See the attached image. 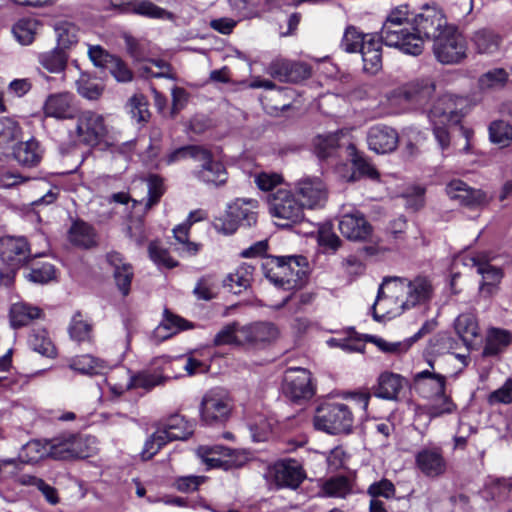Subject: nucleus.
<instances>
[{
  "mask_svg": "<svg viewBox=\"0 0 512 512\" xmlns=\"http://www.w3.org/2000/svg\"><path fill=\"white\" fill-rule=\"evenodd\" d=\"M434 288L429 278L417 276L412 280L401 277L386 278L379 288L375 306L384 300L394 301L402 310L426 304L433 296Z\"/></svg>",
  "mask_w": 512,
  "mask_h": 512,
  "instance_id": "nucleus-1",
  "label": "nucleus"
},
{
  "mask_svg": "<svg viewBox=\"0 0 512 512\" xmlns=\"http://www.w3.org/2000/svg\"><path fill=\"white\" fill-rule=\"evenodd\" d=\"M93 440V438H82L71 436L63 440H53L42 442L40 440H33L28 442L24 448L23 453L27 462L37 463L45 458H52L55 460H68L72 458H87L91 455L84 446L86 442Z\"/></svg>",
  "mask_w": 512,
  "mask_h": 512,
  "instance_id": "nucleus-2",
  "label": "nucleus"
},
{
  "mask_svg": "<svg viewBox=\"0 0 512 512\" xmlns=\"http://www.w3.org/2000/svg\"><path fill=\"white\" fill-rule=\"evenodd\" d=\"M183 159H192L199 162L200 168L194 175L200 181L215 186L223 185L227 181V172L224 165L213 159L212 153L200 145H187L180 147L168 155V163Z\"/></svg>",
  "mask_w": 512,
  "mask_h": 512,
  "instance_id": "nucleus-3",
  "label": "nucleus"
},
{
  "mask_svg": "<svg viewBox=\"0 0 512 512\" xmlns=\"http://www.w3.org/2000/svg\"><path fill=\"white\" fill-rule=\"evenodd\" d=\"M463 103L462 98L445 95L439 98L430 110L429 118L433 126V134L442 150L450 146L448 126L459 124L463 117Z\"/></svg>",
  "mask_w": 512,
  "mask_h": 512,
  "instance_id": "nucleus-4",
  "label": "nucleus"
},
{
  "mask_svg": "<svg viewBox=\"0 0 512 512\" xmlns=\"http://www.w3.org/2000/svg\"><path fill=\"white\" fill-rule=\"evenodd\" d=\"M192 434V423L179 414L171 415L147 438L141 452V458L145 461L150 460L167 443L176 440H186Z\"/></svg>",
  "mask_w": 512,
  "mask_h": 512,
  "instance_id": "nucleus-5",
  "label": "nucleus"
},
{
  "mask_svg": "<svg viewBox=\"0 0 512 512\" xmlns=\"http://www.w3.org/2000/svg\"><path fill=\"white\" fill-rule=\"evenodd\" d=\"M305 262L304 257H268L262 263V270L265 277L274 285L283 288H294L301 281L305 270L301 267Z\"/></svg>",
  "mask_w": 512,
  "mask_h": 512,
  "instance_id": "nucleus-6",
  "label": "nucleus"
},
{
  "mask_svg": "<svg viewBox=\"0 0 512 512\" xmlns=\"http://www.w3.org/2000/svg\"><path fill=\"white\" fill-rule=\"evenodd\" d=\"M268 206L271 216L278 221L280 227H292L305 218L304 205L296 194L289 189L280 188L268 196Z\"/></svg>",
  "mask_w": 512,
  "mask_h": 512,
  "instance_id": "nucleus-7",
  "label": "nucleus"
},
{
  "mask_svg": "<svg viewBox=\"0 0 512 512\" xmlns=\"http://www.w3.org/2000/svg\"><path fill=\"white\" fill-rule=\"evenodd\" d=\"M354 423L351 408L344 403H325L317 408L314 425L330 434L349 433Z\"/></svg>",
  "mask_w": 512,
  "mask_h": 512,
  "instance_id": "nucleus-8",
  "label": "nucleus"
},
{
  "mask_svg": "<svg viewBox=\"0 0 512 512\" xmlns=\"http://www.w3.org/2000/svg\"><path fill=\"white\" fill-rule=\"evenodd\" d=\"M433 51L442 64H458L467 57V43L457 28L451 26L434 40Z\"/></svg>",
  "mask_w": 512,
  "mask_h": 512,
  "instance_id": "nucleus-9",
  "label": "nucleus"
},
{
  "mask_svg": "<svg viewBox=\"0 0 512 512\" xmlns=\"http://www.w3.org/2000/svg\"><path fill=\"white\" fill-rule=\"evenodd\" d=\"M256 201L237 199L228 206L224 217L216 218L212 225L218 232L234 233L238 226L251 227L257 222V213L253 210Z\"/></svg>",
  "mask_w": 512,
  "mask_h": 512,
  "instance_id": "nucleus-10",
  "label": "nucleus"
},
{
  "mask_svg": "<svg viewBox=\"0 0 512 512\" xmlns=\"http://www.w3.org/2000/svg\"><path fill=\"white\" fill-rule=\"evenodd\" d=\"M106 134L104 117L91 110L82 111L77 115L75 129L70 132L76 143L88 146L98 145Z\"/></svg>",
  "mask_w": 512,
  "mask_h": 512,
  "instance_id": "nucleus-11",
  "label": "nucleus"
},
{
  "mask_svg": "<svg viewBox=\"0 0 512 512\" xmlns=\"http://www.w3.org/2000/svg\"><path fill=\"white\" fill-rule=\"evenodd\" d=\"M231 411V399L222 389H211L202 398L200 416L201 420L208 425L225 422Z\"/></svg>",
  "mask_w": 512,
  "mask_h": 512,
  "instance_id": "nucleus-12",
  "label": "nucleus"
},
{
  "mask_svg": "<svg viewBox=\"0 0 512 512\" xmlns=\"http://www.w3.org/2000/svg\"><path fill=\"white\" fill-rule=\"evenodd\" d=\"M381 41L405 54L418 56L424 49L423 37L413 30V24L380 31Z\"/></svg>",
  "mask_w": 512,
  "mask_h": 512,
  "instance_id": "nucleus-13",
  "label": "nucleus"
},
{
  "mask_svg": "<svg viewBox=\"0 0 512 512\" xmlns=\"http://www.w3.org/2000/svg\"><path fill=\"white\" fill-rule=\"evenodd\" d=\"M443 10L438 5H424L413 18V30L423 37V40L439 37L443 30L450 28Z\"/></svg>",
  "mask_w": 512,
  "mask_h": 512,
  "instance_id": "nucleus-14",
  "label": "nucleus"
},
{
  "mask_svg": "<svg viewBox=\"0 0 512 512\" xmlns=\"http://www.w3.org/2000/svg\"><path fill=\"white\" fill-rule=\"evenodd\" d=\"M282 389L285 396L294 402L309 400L315 394L310 371L301 367L286 370Z\"/></svg>",
  "mask_w": 512,
  "mask_h": 512,
  "instance_id": "nucleus-15",
  "label": "nucleus"
},
{
  "mask_svg": "<svg viewBox=\"0 0 512 512\" xmlns=\"http://www.w3.org/2000/svg\"><path fill=\"white\" fill-rule=\"evenodd\" d=\"M435 86L429 79H419L394 89L389 100L395 104L421 105L433 94Z\"/></svg>",
  "mask_w": 512,
  "mask_h": 512,
  "instance_id": "nucleus-16",
  "label": "nucleus"
},
{
  "mask_svg": "<svg viewBox=\"0 0 512 512\" xmlns=\"http://www.w3.org/2000/svg\"><path fill=\"white\" fill-rule=\"evenodd\" d=\"M31 256L30 245L25 237L0 238V258L12 271L25 265Z\"/></svg>",
  "mask_w": 512,
  "mask_h": 512,
  "instance_id": "nucleus-17",
  "label": "nucleus"
},
{
  "mask_svg": "<svg viewBox=\"0 0 512 512\" xmlns=\"http://www.w3.org/2000/svg\"><path fill=\"white\" fill-rule=\"evenodd\" d=\"M266 72L280 82L297 83L309 78L312 68L304 62L276 58L269 64Z\"/></svg>",
  "mask_w": 512,
  "mask_h": 512,
  "instance_id": "nucleus-18",
  "label": "nucleus"
},
{
  "mask_svg": "<svg viewBox=\"0 0 512 512\" xmlns=\"http://www.w3.org/2000/svg\"><path fill=\"white\" fill-rule=\"evenodd\" d=\"M338 227L341 234L350 241L365 242L370 240L373 234L372 225L359 211L342 215Z\"/></svg>",
  "mask_w": 512,
  "mask_h": 512,
  "instance_id": "nucleus-19",
  "label": "nucleus"
},
{
  "mask_svg": "<svg viewBox=\"0 0 512 512\" xmlns=\"http://www.w3.org/2000/svg\"><path fill=\"white\" fill-rule=\"evenodd\" d=\"M295 190L301 198V203L308 209L323 207L328 198L325 184L317 177L300 179L295 185Z\"/></svg>",
  "mask_w": 512,
  "mask_h": 512,
  "instance_id": "nucleus-20",
  "label": "nucleus"
},
{
  "mask_svg": "<svg viewBox=\"0 0 512 512\" xmlns=\"http://www.w3.org/2000/svg\"><path fill=\"white\" fill-rule=\"evenodd\" d=\"M74 99V94L68 91L48 95L42 107L45 117L55 118L57 120L74 118Z\"/></svg>",
  "mask_w": 512,
  "mask_h": 512,
  "instance_id": "nucleus-21",
  "label": "nucleus"
},
{
  "mask_svg": "<svg viewBox=\"0 0 512 512\" xmlns=\"http://www.w3.org/2000/svg\"><path fill=\"white\" fill-rule=\"evenodd\" d=\"M276 483L281 487L296 489L306 478L303 466L295 459H284L273 466Z\"/></svg>",
  "mask_w": 512,
  "mask_h": 512,
  "instance_id": "nucleus-22",
  "label": "nucleus"
},
{
  "mask_svg": "<svg viewBox=\"0 0 512 512\" xmlns=\"http://www.w3.org/2000/svg\"><path fill=\"white\" fill-rule=\"evenodd\" d=\"M416 467L427 477L435 478L446 472L447 464L440 448H423L415 455Z\"/></svg>",
  "mask_w": 512,
  "mask_h": 512,
  "instance_id": "nucleus-23",
  "label": "nucleus"
},
{
  "mask_svg": "<svg viewBox=\"0 0 512 512\" xmlns=\"http://www.w3.org/2000/svg\"><path fill=\"white\" fill-rule=\"evenodd\" d=\"M431 370H423L414 376L417 391L425 398L431 399L437 395H443L446 391V377L434 370V364L429 362Z\"/></svg>",
  "mask_w": 512,
  "mask_h": 512,
  "instance_id": "nucleus-24",
  "label": "nucleus"
},
{
  "mask_svg": "<svg viewBox=\"0 0 512 512\" xmlns=\"http://www.w3.org/2000/svg\"><path fill=\"white\" fill-rule=\"evenodd\" d=\"M398 142V133L391 127L377 125L369 129L368 146L378 154L393 152L397 148Z\"/></svg>",
  "mask_w": 512,
  "mask_h": 512,
  "instance_id": "nucleus-25",
  "label": "nucleus"
},
{
  "mask_svg": "<svg viewBox=\"0 0 512 512\" xmlns=\"http://www.w3.org/2000/svg\"><path fill=\"white\" fill-rule=\"evenodd\" d=\"M405 384V378L400 374L384 371L378 376L376 384L373 385L372 393L380 399L397 401Z\"/></svg>",
  "mask_w": 512,
  "mask_h": 512,
  "instance_id": "nucleus-26",
  "label": "nucleus"
},
{
  "mask_svg": "<svg viewBox=\"0 0 512 512\" xmlns=\"http://www.w3.org/2000/svg\"><path fill=\"white\" fill-rule=\"evenodd\" d=\"M240 333L244 344L256 345L276 340L279 336V329L271 322H255L242 326Z\"/></svg>",
  "mask_w": 512,
  "mask_h": 512,
  "instance_id": "nucleus-27",
  "label": "nucleus"
},
{
  "mask_svg": "<svg viewBox=\"0 0 512 512\" xmlns=\"http://www.w3.org/2000/svg\"><path fill=\"white\" fill-rule=\"evenodd\" d=\"M381 38L375 35L367 34L366 40H363L361 49L364 70L370 73H376L382 67Z\"/></svg>",
  "mask_w": 512,
  "mask_h": 512,
  "instance_id": "nucleus-28",
  "label": "nucleus"
},
{
  "mask_svg": "<svg viewBox=\"0 0 512 512\" xmlns=\"http://www.w3.org/2000/svg\"><path fill=\"white\" fill-rule=\"evenodd\" d=\"M44 316L43 310L26 302H17L9 310L10 325L14 329L27 326L31 321Z\"/></svg>",
  "mask_w": 512,
  "mask_h": 512,
  "instance_id": "nucleus-29",
  "label": "nucleus"
},
{
  "mask_svg": "<svg viewBox=\"0 0 512 512\" xmlns=\"http://www.w3.org/2000/svg\"><path fill=\"white\" fill-rule=\"evenodd\" d=\"M15 160L22 166L35 167L43 156L40 144L34 140H28L18 143L13 149Z\"/></svg>",
  "mask_w": 512,
  "mask_h": 512,
  "instance_id": "nucleus-30",
  "label": "nucleus"
},
{
  "mask_svg": "<svg viewBox=\"0 0 512 512\" xmlns=\"http://www.w3.org/2000/svg\"><path fill=\"white\" fill-rule=\"evenodd\" d=\"M69 241L78 247L89 249L97 245L94 228L84 221H75L68 232Z\"/></svg>",
  "mask_w": 512,
  "mask_h": 512,
  "instance_id": "nucleus-31",
  "label": "nucleus"
},
{
  "mask_svg": "<svg viewBox=\"0 0 512 512\" xmlns=\"http://www.w3.org/2000/svg\"><path fill=\"white\" fill-rule=\"evenodd\" d=\"M471 41L479 54L492 55L499 51L502 39L491 30L481 29L473 34Z\"/></svg>",
  "mask_w": 512,
  "mask_h": 512,
  "instance_id": "nucleus-32",
  "label": "nucleus"
},
{
  "mask_svg": "<svg viewBox=\"0 0 512 512\" xmlns=\"http://www.w3.org/2000/svg\"><path fill=\"white\" fill-rule=\"evenodd\" d=\"M254 268L248 264L240 265L233 273H230L224 280V286L234 294H240L250 287L253 279Z\"/></svg>",
  "mask_w": 512,
  "mask_h": 512,
  "instance_id": "nucleus-33",
  "label": "nucleus"
},
{
  "mask_svg": "<svg viewBox=\"0 0 512 512\" xmlns=\"http://www.w3.org/2000/svg\"><path fill=\"white\" fill-rule=\"evenodd\" d=\"M455 330L466 346L479 336V325L476 317L470 313L459 315L454 323Z\"/></svg>",
  "mask_w": 512,
  "mask_h": 512,
  "instance_id": "nucleus-34",
  "label": "nucleus"
},
{
  "mask_svg": "<svg viewBox=\"0 0 512 512\" xmlns=\"http://www.w3.org/2000/svg\"><path fill=\"white\" fill-rule=\"evenodd\" d=\"M192 327L184 318L171 313L168 309L164 310V318L159 326L156 328L155 333L162 339H167L179 331L189 329Z\"/></svg>",
  "mask_w": 512,
  "mask_h": 512,
  "instance_id": "nucleus-35",
  "label": "nucleus"
},
{
  "mask_svg": "<svg viewBox=\"0 0 512 512\" xmlns=\"http://www.w3.org/2000/svg\"><path fill=\"white\" fill-rule=\"evenodd\" d=\"M69 367L81 374L95 375L101 374L107 369L106 361L95 358L92 355L85 354L76 356L70 360Z\"/></svg>",
  "mask_w": 512,
  "mask_h": 512,
  "instance_id": "nucleus-36",
  "label": "nucleus"
},
{
  "mask_svg": "<svg viewBox=\"0 0 512 512\" xmlns=\"http://www.w3.org/2000/svg\"><path fill=\"white\" fill-rule=\"evenodd\" d=\"M512 336L509 331L499 328H491L486 336V343L483 354L495 356L502 352L511 342Z\"/></svg>",
  "mask_w": 512,
  "mask_h": 512,
  "instance_id": "nucleus-37",
  "label": "nucleus"
},
{
  "mask_svg": "<svg viewBox=\"0 0 512 512\" xmlns=\"http://www.w3.org/2000/svg\"><path fill=\"white\" fill-rule=\"evenodd\" d=\"M38 61L41 66L51 73H60L65 70L68 61V54L60 47L40 53Z\"/></svg>",
  "mask_w": 512,
  "mask_h": 512,
  "instance_id": "nucleus-38",
  "label": "nucleus"
},
{
  "mask_svg": "<svg viewBox=\"0 0 512 512\" xmlns=\"http://www.w3.org/2000/svg\"><path fill=\"white\" fill-rule=\"evenodd\" d=\"M314 152L320 159L334 157L339 149V137L336 133L318 135L313 140Z\"/></svg>",
  "mask_w": 512,
  "mask_h": 512,
  "instance_id": "nucleus-39",
  "label": "nucleus"
},
{
  "mask_svg": "<svg viewBox=\"0 0 512 512\" xmlns=\"http://www.w3.org/2000/svg\"><path fill=\"white\" fill-rule=\"evenodd\" d=\"M123 40L127 53L135 61H148L151 51V43L146 39H138L128 33L123 34Z\"/></svg>",
  "mask_w": 512,
  "mask_h": 512,
  "instance_id": "nucleus-40",
  "label": "nucleus"
},
{
  "mask_svg": "<svg viewBox=\"0 0 512 512\" xmlns=\"http://www.w3.org/2000/svg\"><path fill=\"white\" fill-rule=\"evenodd\" d=\"M30 347L45 357H55L56 348L45 329L33 330L29 337Z\"/></svg>",
  "mask_w": 512,
  "mask_h": 512,
  "instance_id": "nucleus-41",
  "label": "nucleus"
},
{
  "mask_svg": "<svg viewBox=\"0 0 512 512\" xmlns=\"http://www.w3.org/2000/svg\"><path fill=\"white\" fill-rule=\"evenodd\" d=\"M130 11L134 14L153 18V19H171L172 14L155 5L151 1L148 0H136L130 4Z\"/></svg>",
  "mask_w": 512,
  "mask_h": 512,
  "instance_id": "nucleus-42",
  "label": "nucleus"
},
{
  "mask_svg": "<svg viewBox=\"0 0 512 512\" xmlns=\"http://www.w3.org/2000/svg\"><path fill=\"white\" fill-rule=\"evenodd\" d=\"M347 154L351 159L355 172H357L359 176L367 177L372 180L378 179L379 173L376 168L365 157L358 153L353 144L347 146Z\"/></svg>",
  "mask_w": 512,
  "mask_h": 512,
  "instance_id": "nucleus-43",
  "label": "nucleus"
},
{
  "mask_svg": "<svg viewBox=\"0 0 512 512\" xmlns=\"http://www.w3.org/2000/svg\"><path fill=\"white\" fill-rule=\"evenodd\" d=\"M57 39V46L63 50L69 49L78 42L77 28L74 24L61 21L54 27Z\"/></svg>",
  "mask_w": 512,
  "mask_h": 512,
  "instance_id": "nucleus-44",
  "label": "nucleus"
},
{
  "mask_svg": "<svg viewBox=\"0 0 512 512\" xmlns=\"http://www.w3.org/2000/svg\"><path fill=\"white\" fill-rule=\"evenodd\" d=\"M508 73L503 68H495L484 73L478 80L480 90H495L505 86Z\"/></svg>",
  "mask_w": 512,
  "mask_h": 512,
  "instance_id": "nucleus-45",
  "label": "nucleus"
},
{
  "mask_svg": "<svg viewBox=\"0 0 512 512\" xmlns=\"http://www.w3.org/2000/svg\"><path fill=\"white\" fill-rule=\"evenodd\" d=\"M76 88L79 95L88 100L99 99L104 91V86L101 82L84 74L76 81Z\"/></svg>",
  "mask_w": 512,
  "mask_h": 512,
  "instance_id": "nucleus-46",
  "label": "nucleus"
},
{
  "mask_svg": "<svg viewBox=\"0 0 512 512\" xmlns=\"http://www.w3.org/2000/svg\"><path fill=\"white\" fill-rule=\"evenodd\" d=\"M241 327L237 322L227 324L215 335L213 344L215 346L244 345V340L241 339Z\"/></svg>",
  "mask_w": 512,
  "mask_h": 512,
  "instance_id": "nucleus-47",
  "label": "nucleus"
},
{
  "mask_svg": "<svg viewBox=\"0 0 512 512\" xmlns=\"http://www.w3.org/2000/svg\"><path fill=\"white\" fill-rule=\"evenodd\" d=\"M432 403L429 405L427 413L431 418L442 417L452 414L457 410V405L452 398L443 392V395L432 397Z\"/></svg>",
  "mask_w": 512,
  "mask_h": 512,
  "instance_id": "nucleus-48",
  "label": "nucleus"
},
{
  "mask_svg": "<svg viewBox=\"0 0 512 512\" xmlns=\"http://www.w3.org/2000/svg\"><path fill=\"white\" fill-rule=\"evenodd\" d=\"M37 26L34 19H22L13 26L12 32L19 43L29 45L34 40Z\"/></svg>",
  "mask_w": 512,
  "mask_h": 512,
  "instance_id": "nucleus-49",
  "label": "nucleus"
},
{
  "mask_svg": "<svg viewBox=\"0 0 512 512\" xmlns=\"http://www.w3.org/2000/svg\"><path fill=\"white\" fill-rule=\"evenodd\" d=\"M322 490L329 497L344 498L351 492V484L347 477L335 476L323 484Z\"/></svg>",
  "mask_w": 512,
  "mask_h": 512,
  "instance_id": "nucleus-50",
  "label": "nucleus"
},
{
  "mask_svg": "<svg viewBox=\"0 0 512 512\" xmlns=\"http://www.w3.org/2000/svg\"><path fill=\"white\" fill-rule=\"evenodd\" d=\"M69 334L77 342L89 341L92 334V325L83 320L80 312H76L69 326Z\"/></svg>",
  "mask_w": 512,
  "mask_h": 512,
  "instance_id": "nucleus-51",
  "label": "nucleus"
},
{
  "mask_svg": "<svg viewBox=\"0 0 512 512\" xmlns=\"http://www.w3.org/2000/svg\"><path fill=\"white\" fill-rule=\"evenodd\" d=\"M129 114L137 122H147L150 117L148 101L142 94H135L127 102Z\"/></svg>",
  "mask_w": 512,
  "mask_h": 512,
  "instance_id": "nucleus-52",
  "label": "nucleus"
},
{
  "mask_svg": "<svg viewBox=\"0 0 512 512\" xmlns=\"http://www.w3.org/2000/svg\"><path fill=\"white\" fill-rule=\"evenodd\" d=\"M225 447L221 445L200 446L197 454L202 458L203 462L210 468H222L221 462H224Z\"/></svg>",
  "mask_w": 512,
  "mask_h": 512,
  "instance_id": "nucleus-53",
  "label": "nucleus"
},
{
  "mask_svg": "<svg viewBox=\"0 0 512 512\" xmlns=\"http://www.w3.org/2000/svg\"><path fill=\"white\" fill-rule=\"evenodd\" d=\"M472 260L473 265L477 268L478 274L482 276L481 282L495 283L500 285L504 277V272L501 268L476 258H473Z\"/></svg>",
  "mask_w": 512,
  "mask_h": 512,
  "instance_id": "nucleus-54",
  "label": "nucleus"
},
{
  "mask_svg": "<svg viewBox=\"0 0 512 512\" xmlns=\"http://www.w3.org/2000/svg\"><path fill=\"white\" fill-rule=\"evenodd\" d=\"M490 139L503 147L512 141V126L504 121H494L489 127Z\"/></svg>",
  "mask_w": 512,
  "mask_h": 512,
  "instance_id": "nucleus-55",
  "label": "nucleus"
},
{
  "mask_svg": "<svg viewBox=\"0 0 512 512\" xmlns=\"http://www.w3.org/2000/svg\"><path fill=\"white\" fill-rule=\"evenodd\" d=\"M413 24L409 19V10L407 5H401L392 9L386 17L381 30L398 28Z\"/></svg>",
  "mask_w": 512,
  "mask_h": 512,
  "instance_id": "nucleus-56",
  "label": "nucleus"
},
{
  "mask_svg": "<svg viewBox=\"0 0 512 512\" xmlns=\"http://www.w3.org/2000/svg\"><path fill=\"white\" fill-rule=\"evenodd\" d=\"M189 223L181 224L173 229L175 240L182 246L180 249L189 255H195L199 249L200 244L188 240Z\"/></svg>",
  "mask_w": 512,
  "mask_h": 512,
  "instance_id": "nucleus-57",
  "label": "nucleus"
},
{
  "mask_svg": "<svg viewBox=\"0 0 512 512\" xmlns=\"http://www.w3.org/2000/svg\"><path fill=\"white\" fill-rule=\"evenodd\" d=\"M165 379L166 378L160 374L143 371L132 377L131 387L149 390L162 384Z\"/></svg>",
  "mask_w": 512,
  "mask_h": 512,
  "instance_id": "nucleus-58",
  "label": "nucleus"
},
{
  "mask_svg": "<svg viewBox=\"0 0 512 512\" xmlns=\"http://www.w3.org/2000/svg\"><path fill=\"white\" fill-rule=\"evenodd\" d=\"M487 401L490 405L512 403V378H507L504 384L488 395Z\"/></svg>",
  "mask_w": 512,
  "mask_h": 512,
  "instance_id": "nucleus-59",
  "label": "nucleus"
},
{
  "mask_svg": "<svg viewBox=\"0 0 512 512\" xmlns=\"http://www.w3.org/2000/svg\"><path fill=\"white\" fill-rule=\"evenodd\" d=\"M148 252L151 260L159 266L166 268L177 266V262L169 256L168 251L160 247L157 242H151L149 244Z\"/></svg>",
  "mask_w": 512,
  "mask_h": 512,
  "instance_id": "nucleus-60",
  "label": "nucleus"
},
{
  "mask_svg": "<svg viewBox=\"0 0 512 512\" xmlns=\"http://www.w3.org/2000/svg\"><path fill=\"white\" fill-rule=\"evenodd\" d=\"M491 198L481 189H474L469 186L467 194L463 199L462 206L470 209L484 207L489 204Z\"/></svg>",
  "mask_w": 512,
  "mask_h": 512,
  "instance_id": "nucleus-61",
  "label": "nucleus"
},
{
  "mask_svg": "<svg viewBox=\"0 0 512 512\" xmlns=\"http://www.w3.org/2000/svg\"><path fill=\"white\" fill-rule=\"evenodd\" d=\"M165 188L162 179L157 175H151L148 178V199L145 204L147 209H150L164 194Z\"/></svg>",
  "mask_w": 512,
  "mask_h": 512,
  "instance_id": "nucleus-62",
  "label": "nucleus"
},
{
  "mask_svg": "<svg viewBox=\"0 0 512 512\" xmlns=\"http://www.w3.org/2000/svg\"><path fill=\"white\" fill-rule=\"evenodd\" d=\"M26 277L35 283H47L55 277V268L51 263L43 262L33 267Z\"/></svg>",
  "mask_w": 512,
  "mask_h": 512,
  "instance_id": "nucleus-63",
  "label": "nucleus"
},
{
  "mask_svg": "<svg viewBox=\"0 0 512 512\" xmlns=\"http://www.w3.org/2000/svg\"><path fill=\"white\" fill-rule=\"evenodd\" d=\"M366 37L367 35L360 34L354 27H349L344 33L341 45L345 51L353 53L361 49Z\"/></svg>",
  "mask_w": 512,
  "mask_h": 512,
  "instance_id": "nucleus-64",
  "label": "nucleus"
}]
</instances>
